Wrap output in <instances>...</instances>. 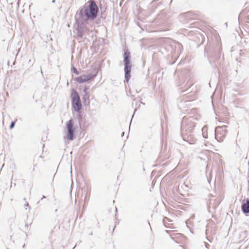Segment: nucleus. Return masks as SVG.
I'll use <instances>...</instances> for the list:
<instances>
[{"label": "nucleus", "instance_id": "nucleus-1", "mask_svg": "<svg viewBox=\"0 0 249 249\" xmlns=\"http://www.w3.org/2000/svg\"><path fill=\"white\" fill-rule=\"evenodd\" d=\"M98 7L95 1L91 0L88 6H84L80 10L79 15L84 20H93L97 17Z\"/></svg>", "mask_w": 249, "mask_h": 249}, {"label": "nucleus", "instance_id": "nucleus-2", "mask_svg": "<svg viewBox=\"0 0 249 249\" xmlns=\"http://www.w3.org/2000/svg\"><path fill=\"white\" fill-rule=\"evenodd\" d=\"M124 65L125 80L128 82L130 78L132 64L130 61V53L126 51L124 54Z\"/></svg>", "mask_w": 249, "mask_h": 249}, {"label": "nucleus", "instance_id": "nucleus-3", "mask_svg": "<svg viewBox=\"0 0 249 249\" xmlns=\"http://www.w3.org/2000/svg\"><path fill=\"white\" fill-rule=\"evenodd\" d=\"M187 119L185 118H183L182 122V130L181 132L182 135H186L189 136L190 134L192 132L193 130V128L195 126V124L194 122H193V118L191 117L188 119H187V125L185 126V124H186V121Z\"/></svg>", "mask_w": 249, "mask_h": 249}, {"label": "nucleus", "instance_id": "nucleus-4", "mask_svg": "<svg viewBox=\"0 0 249 249\" xmlns=\"http://www.w3.org/2000/svg\"><path fill=\"white\" fill-rule=\"evenodd\" d=\"M227 126H218L215 129V138L219 142H223L227 134Z\"/></svg>", "mask_w": 249, "mask_h": 249}, {"label": "nucleus", "instance_id": "nucleus-5", "mask_svg": "<svg viewBox=\"0 0 249 249\" xmlns=\"http://www.w3.org/2000/svg\"><path fill=\"white\" fill-rule=\"evenodd\" d=\"M66 125L67 132L64 138L70 141H72L74 139L75 128H74L72 120H70L67 122Z\"/></svg>", "mask_w": 249, "mask_h": 249}, {"label": "nucleus", "instance_id": "nucleus-6", "mask_svg": "<svg viewBox=\"0 0 249 249\" xmlns=\"http://www.w3.org/2000/svg\"><path fill=\"white\" fill-rule=\"evenodd\" d=\"M72 106L74 110L76 112H79L82 107L79 96L77 92L74 90L72 94Z\"/></svg>", "mask_w": 249, "mask_h": 249}, {"label": "nucleus", "instance_id": "nucleus-7", "mask_svg": "<svg viewBox=\"0 0 249 249\" xmlns=\"http://www.w3.org/2000/svg\"><path fill=\"white\" fill-rule=\"evenodd\" d=\"M97 75V72H95V74H92L91 73L86 75L84 74L80 76L77 77L75 78V80L77 82L79 83H82L85 82H87L89 81V80L93 78Z\"/></svg>", "mask_w": 249, "mask_h": 249}, {"label": "nucleus", "instance_id": "nucleus-8", "mask_svg": "<svg viewBox=\"0 0 249 249\" xmlns=\"http://www.w3.org/2000/svg\"><path fill=\"white\" fill-rule=\"evenodd\" d=\"M242 210L244 213H249V199H247L246 202L242 204Z\"/></svg>", "mask_w": 249, "mask_h": 249}, {"label": "nucleus", "instance_id": "nucleus-9", "mask_svg": "<svg viewBox=\"0 0 249 249\" xmlns=\"http://www.w3.org/2000/svg\"><path fill=\"white\" fill-rule=\"evenodd\" d=\"M77 35L80 37H82L83 36L82 32L79 28L77 30Z\"/></svg>", "mask_w": 249, "mask_h": 249}, {"label": "nucleus", "instance_id": "nucleus-10", "mask_svg": "<svg viewBox=\"0 0 249 249\" xmlns=\"http://www.w3.org/2000/svg\"><path fill=\"white\" fill-rule=\"evenodd\" d=\"M88 89H89V88L88 87L86 86L85 87L84 91H83V92L85 93V95H84V97H83V99H84V100L86 99V95L87 94V91Z\"/></svg>", "mask_w": 249, "mask_h": 249}, {"label": "nucleus", "instance_id": "nucleus-11", "mask_svg": "<svg viewBox=\"0 0 249 249\" xmlns=\"http://www.w3.org/2000/svg\"><path fill=\"white\" fill-rule=\"evenodd\" d=\"M15 125V123L14 122H12L10 125V128L12 129L14 127Z\"/></svg>", "mask_w": 249, "mask_h": 249}, {"label": "nucleus", "instance_id": "nucleus-12", "mask_svg": "<svg viewBox=\"0 0 249 249\" xmlns=\"http://www.w3.org/2000/svg\"><path fill=\"white\" fill-rule=\"evenodd\" d=\"M73 72L76 73V74H78V71H77V70L75 68L73 67Z\"/></svg>", "mask_w": 249, "mask_h": 249}, {"label": "nucleus", "instance_id": "nucleus-13", "mask_svg": "<svg viewBox=\"0 0 249 249\" xmlns=\"http://www.w3.org/2000/svg\"><path fill=\"white\" fill-rule=\"evenodd\" d=\"M205 247H206L207 249H208V248H209V245L208 243H206V242H205Z\"/></svg>", "mask_w": 249, "mask_h": 249}, {"label": "nucleus", "instance_id": "nucleus-14", "mask_svg": "<svg viewBox=\"0 0 249 249\" xmlns=\"http://www.w3.org/2000/svg\"><path fill=\"white\" fill-rule=\"evenodd\" d=\"M203 136L204 138H207V135L206 134H204V133H203Z\"/></svg>", "mask_w": 249, "mask_h": 249}, {"label": "nucleus", "instance_id": "nucleus-15", "mask_svg": "<svg viewBox=\"0 0 249 249\" xmlns=\"http://www.w3.org/2000/svg\"><path fill=\"white\" fill-rule=\"evenodd\" d=\"M248 166H249V162H248Z\"/></svg>", "mask_w": 249, "mask_h": 249}, {"label": "nucleus", "instance_id": "nucleus-16", "mask_svg": "<svg viewBox=\"0 0 249 249\" xmlns=\"http://www.w3.org/2000/svg\"><path fill=\"white\" fill-rule=\"evenodd\" d=\"M45 198V196H42V198Z\"/></svg>", "mask_w": 249, "mask_h": 249}, {"label": "nucleus", "instance_id": "nucleus-17", "mask_svg": "<svg viewBox=\"0 0 249 249\" xmlns=\"http://www.w3.org/2000/svg\"><path fill=\"white\" fill-rule=\"evenodd\" d=\"M204 129H205V128H204V127H203V128H202V131H203V130H204Z\"/></svg>", "mask_w": 249, "mask_h": 249}, {"label": "nucleus", "instance_id": "nucleus-18", "mask_svg": "<svg viewBox=\"0 0 249 249\" xmlns=\"http://www.w3.org/2000/svg\"><path fill=\"white\" fill-rule=\"evenodd\" d=\"M124 132H123L122 136H124Z\"/></svg>", "mask_w": 249, "mask_h": 249}, {"label": "nucleus", "instance_id": "nucleus-19", "mask_svg": "<svg viewBox=\"0 0 249 249\" xmlns=\"http://www.w3.org/2000/svg\"><path fill=\"white\" fill-rule=\"evenodd\" d=\"M55 0H53V2H54Z\"/></svg>", "mask_w": 249, "mask_h": 249}, {"label": "nucleus", "instance_id": "nucleus-20", "mask_svg": "<svg viewBox=\"0 0 249 249\" xmlns=\"http://www.w3.org/2000/svg\"><path fill=\"white\" fill-rule=\"evenodd\" d=\"M28 205H29L28 203H27L26 205V206H28Z\"/></svg>", "mask_w": 249, "mask_h": 249}]
</instances>
